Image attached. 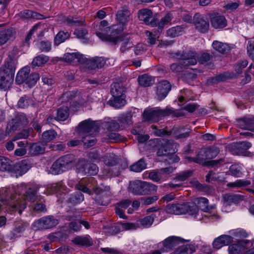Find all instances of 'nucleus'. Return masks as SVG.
I'll return each instance as SVG.
<instances>
[{
	"label": "nucleus",
	"instance_id": "28",
	"mask_svg": "<svg viewBox=\"0 0 254 254\" xmlns=\"http://www.w3.org/2000/svg\"><path fill=\"white\" fill-rule=\"evenodd\" d=\"M30 72V68L29 66H25L20 70L16 76V82L17 84H20L27 79Z\"/></svg>",
	"mask_w": 254,
	"mask_h": 254
},
{
	"label": "nucleus",
	"instance_id": "32",
	"mask_svg": "<svg viewBox=\"0 0 254 254\" xmlns=\"http://www.w3.org/2000/svg\"><path fill=\"white\" fill-rule=\"evenodd\" d=\"M132 115L128 113L126 114L122 115L118 117L117 121L120 123L121 128H126L132 124Z\"/></svg>",
	"mask_w": 254,
	"mask_h": 254
},
{
	"label": "nucleus",
	"instance_id": "54",
	"mask_svg": "<svg viewBox=\"0 0 254 254\" xmlns=\"http://www.w3.org/2000/svg\"><path fill=\"white\" fill-rule=\"evenodd\" d=\"M207 159L215 158L219 153L220 150L217 147H211L204 148Z\"/></svg>",
	"mask_w": 254,
	"mask_h": 254
},
{
	"label": "nucleus",
	"instance_id": "57",
	"mask_svg": "<svg viewBox=\"0 0 254 254\" xmlns=\"http://www.w3.org/2000/svg\"><path fill=\"white\" fill-rule=\"evenodd\" d=\"M195 251L194 246L188 245L179 248L176 252V254H191Z\"/></svg>",
	"mask_w": 254,
	"mask_h": 254
},
{
	"label": "nucleus",
	"instance_id": "30",
	"mask_svg": "<svg viewBox=\"0 0 254 254\" xmlns=\"http://www.w3.org/2000/svg\"><path fill=\"white\" fill-rule=\"evenodd\" d=\"M204 148L201 149L197 153L195 157H189V159L190 161L194 162L196 163L201 164L203 166H205L207 158H206V154Z\"/></svg>",
	"mask_w": 254,
	"mask_h": 254
},
{
	"label": "nucleus",
	"instance_id": "16",
	"mask_svg": "<svg viewBox=\"0 0 254 254\" xmlns=\"http://www.w3.org/2000/svg\"><path fill=\"white\" fill-rule=\"evenodd\" d=\"M251 146L252 144L250 142L242 141L233 143L231 145L230 148L233 154L241 155Z\"/></svg>",
	"mask_w": 254,
	"mask_h": 254
},
{
	"label": "nucleus",
	"instance_id": "42",
	"mask_svg": "<svg viewBox=\"0 0 254 254\" xmlns=\"http://www.w3.org/2000/svg\"><path fill=\"white\" fill-rule=\"evenodd\" d=\"M195 201L197 202L198 207H199L202 211L207 212L212 209V207L210 208L209 207L208 200L205 197H201L197 198Z\"/></svg>",
	"mask_w": 254,
	"mask_h": 254
},
{
	"label": "nucleus",
	"instance_id": "60",
	"mask_svg": "<svg viewBox=\"0 0 254 254\" xmlns=\"http://www.w3.org/2000/svg\"><path fill=\"white\" fill-rule=\"evenodd\" d=\"M175 168L172 166L166 168H162L159 169L160 174L163 176V181L166 180L175 170Z\"/></svg>",
	"mask_w": 254,
	"mask_h": 254
},
{
	"label": "nucleus",
	"instance_id": "18",
	"mask_svg": "<svg viewBox=\"0 0 254 254\" xmlns=\"http://www.w3.org/2000/svg\"><path fill=\"white\" fill-rule=\"evenodd\" d=\"M144 181L135 180L130 182L128 191L134 195H142Z\"/></svg>",
	"mask_w": 254,
	"mask_h": 254
},
{
	"label": "nucleus",
	"instance_id": "19",
	"mask_svg": "<svg viewBox=\"0 0 254 254\" xmlns=\"http://www.w3.org/2000/svg\"><path fill=\"white\" fill-rule=\"evenodd\" d=\"M233 240V238L229 235H222L216 238L213 242V248L219 249L222 247L229 245Z\"/></svg>",
	"mask_w": 254,
	"mask_h": 254
},
{
	"label": "nucleus",
	"instance_id": "53",
	"mask_svg": "<svg viewBox=\"0 0 254 254\" xmlns=\"http://www.w3.org/2000/svg\"><path fill=\"white\" fill-rule=\"evenodd\" d=\"M250 185L251 182L250 181L238 180L234 182L228 183L227 186L230 188H241L247 187Z\"/></svg>",
	"mask_w": 254,
	"mask_h": 254
},
{
	"label": "nucleus",
	"instance_id": "62",
	"mask_svg": "<svg viewBox=\"0 0 254 254\" xmlns=\"http://www.w3.org/2000/svg\"><path fill=\"white\" fill-rule=\"evenodd\" d=\"M62 185L61 183H54L50 185L47 187V190L48 193L51 194L57 192L59 191H61V189L62 188Z\"/></svg>",
	"mask_w": 254,
	"mask_h": 254
},
{
	"label": "nucleus",
	"instance_id": "48",
	"mask_svg": "<svg viewBox=\"0 0 254 254\" xmlns=\"http://www.w3.org/2000/svg\"><path fill=\"white\" fill-rule=\"evenodd\" d=\"M57 132L54 130H49L44 131L42 134V140L44 142H48L56 138Z\"/></svg>",
	"mask_w": 254,
	"mask_h": 254
},
{
	"label": "nucleus",
	"instance_id": "61",
	"mask_svg": "<svg viewBox=\"0 0 254 254\" xmlns=\"http://www.w3.org/2000/svg\"><path fill=\"white\" fill-rule=\"evenodd\" d=\"M30 102V99L28 96H24L20 98L18 101L17 106L20 108H26L29 106Z\"/></svg>",
	"mask_w": 254,
	"mask_h": 254
},
{
	"label": "nucleus",
	"instance_id": "29",
	"mask_svg": "<svg viewBox=\"0 0 254 254\" xmlns=\"http://www.w3.org/2000/svg\"><path fill=\"white\" fill-rule=\"evenodd\" d=\"M212 26L215 28H223L227 25L226 20L224 16L216 15L211 18Z\"/></svg>",
	"mask_w": 254,
	"mask_h": 254
},
{
	"label": "nucleus",
	"instance_id": "35",
	"mask_svg": "<svg viewBox=\"0 0 254 254\" xmlns=\"http://www.w3.org/2000/svg\"><path fill=\"white\" fill-rule=\"evenodd\" d=\"M139 84L143 87H148L154 83V79L151 76L144 74L138 77Z\"/></svg>",
	"mask_w": 254,
	"mask_h": 254
},
{
	"label": "nucleus",
	"instance_id": "55",
	"mask_svg": "<svg viewBox=\"0 0 254 254\" xmlns=\"http://www.w3.org/2000/svg\"><path fill=\"white\" fill-rule=\"evenodd\" d=\"M84 200V196L80 191H76L72 194L68 199L70 202L74 204L80 203Z\"/></svg>",
	"mask_w": 254,
	"mask_h": 254
},
{
	"label": "nucleus",
	"instance_id": "11",
	"mask_svg": "<svg viewBox=\"0 0 254 254\" xmlns=\"http://www.w3.org/2000/svg\"><path fill=\"white\" fill-rule=\"evenodd\" d=\"M138 17L140 20L143 21L147 25L152 26L156 25L157 20L152 17V12L148 9L139 10L138 12Z\"/></svg>",
	"mask_w": 254,
	"mask_h": 254
},
{
	"label": "nucleus",
	"instance_id": "9",
	"mask_svg": "<svg viewBox=\"0 0 254 254\" xmlns=\"http://www.w3.org/2000/svg\"><path fill=\"white\" fill-rule=\"evenodd\" d=\"M193 25L196 30L200 33L206 32L209 28L207 18L199 13H196L193 17Z\"/></svg>",
	"mask_w": 254,
	"mask_h": 254
},
{
	"label": "nucleus",
	"instance_id": "33",
	"mask_svg": "<svg viewBox=\"0 0 254 254\" xmlns=\"http://www.w3.org/2000/svg\"><path fill=\"white\" fill-rule=\"evenodd\" d=\"M243 199V196L240 194L228 193L224 196V201L228 204L238 203Z\"/></svg>",
	"mask_w": 254,
	"mask_h": 254
},
{
	"label": "nucleus",
	"instance_id": "38",
	"mask_svg": "<svg viewBox=\"0 0 254 254\" xmlns=\"http://www.w3.org/2000/svg\"><path fill=\"white\" fill-rule=\"evenodd\" d=\"M103 161L107 166H113L118 163V158L115 154L108 153L103 157Z\"/></svg>",
	"mask_w": 254,
	"mask_h": 254
},
{
	"label": "nucleus",
	"instance_id": "10",
	"mask_svg": "<svg viewBox=\"0 0 254 254\" xmlns=\"http://www.w3.org/2000/svg\"><path fill=\"white\" fill-rule=\"evenodd\" d=\"M28 122L27 119L24 115H18L8 122L6 130L9 133L18 127L27 125Z\"/></svg>",
	"mask_w": 254,
	"mask_h": 254
},
{
	"label": "nucleus",
	"instance_id": "7",
	"mask_svg": "<svg viewBox=\"0 0 254 254\" xmlns=\"http://www.w3.org/2000/svg\"><path fill=\"white\" fill-rule=\"evenodd\" d=\"M59 223V220L53 216L43 217L34 222L33 228L35 230H46L56 227Z\"/></svg>",
	"mask_w": 254,
	"mask_h": 254
},
{
	"label": "nucleus",
	"instance_id": "52",
	"mask_svg": "<svg viewBox=\"0 0 254 254\" xmlns=\"http://www.w3.org/2000/svg\"><path fill=\"white\" fill-rule=\"evenodd\" d=\"M66 238V235L62 231H58L50 234L49 239L52 242H59Z\"/></svg>",
	"mask_w": 254,
	"mask_h": 254
},
{
	"label": "nucleus",
	"instance_id": "14",
	"mask_svg": "<svg viewBox=\"0 0 254 254\" xmlns=\"http://www.w3.org/2000/svg\"><path fill=\"white\" fill-rule=\"evenodd\" d=\"M64 62L69 64H75L77 63L84 64L86 61V58L83 55L78 53H65L63 56Z\"/></svg>",
	"mask_w": 254,
	"mask_h": 254
},
{
	"label": "nucleus",
	"instance_id": "41",
	"mask_svg": "<svg viewBox=\"0 0 254 254\" xmlns=\"http://www.w3.org/2000/svg\"><path fill=\"white\" fill-rule=\"evenodd\" d=\"M11 161L7 158L0 156V171H9L11 170Z\"/></svg>",
	"mask_w": 254,
	"mask_h": 254
},
{
	"label": "nucleus",
	"instance_id": "56",
	"mask_svg": "<svg viewBox=\"0 0 254 254\" xmlns=\"http://www.w3.org/2000/svg\"><path fill=\"white\" fill-rule=\"evenodd\" d=\"M37 47L41 52H49L52 49V43L49 41H41L37 45Z\"/></svg>",
	"mask_w": 254,
	"mask_h": 254
},
{
	"label": "nucleus",
	"instance_id": "6",
	"mask_svg": "<svg viewBox=\"0 0 254 254\" xmlns=\"http://www.w3.org/2000/svg\"><path fill=\"white\" fill-rule=\"evenodd\" d=\"M18 52L17 48H13L9 53L7 58L5 60L4 64L0 68V73L14 77L16 68V59L14 56Z\"/></svg>",
	"mask_w": 254,
	"mask_h": 254
},
{
	"label": "nucleus",
	"instance_id": "27",
	"mask_svg": "<svg viewBox=\"0 0 254 254\" xmlns=\"http://www.w3.org/2000/svg\"><path fill=\"white\" fill-rule=\"evenodd\" d=\"M45 152V147L44 145L39 142L30 144L29 153L31 155L37 156L44 154Z\"/></svg>",
	"mask_w": 254,
	"mask_h": 254
},
{
	"label": "nucleus",
	"instance_id": "64",
	"mask_svg": "<svg viewBox=\"0 0 254 254\" xmlns=\"http://www.w3.org/2000/svg\"><path fill=\"white\" fill-rule=\"evenodd\" d=\"M229 171L232 175L235 177H240L242 175L241 168L238 165L234 164L231 165L230 167Z\"/></svg>",
	"mask_w": 254,
	"mask_h": 254
},
{
	"label": "nucleus",
	"instance_id": "21",
	"mask_svg": "<svg viewBox=\"0 0 254 254\" xmlns=\"http://www.w3.org/2000/svg\"><path fill=\"white\" fill-rule=\"evenodd\" d=\"M237 126L243 129L254 131V120L253 118H243L237 121Z\"/></svg>",
	"mask_w": 254,
	"mask_h": 254
},
{
	"label": "nucleus",
	"instance_id": "8",
	"mask_svg": "<svg viewBox=\"0 0 254 254\" xmlns=\"http://www.w3.org/2000/svg\"><path fill=\"white\" fill-rule=\"evenodd\" d=\"M158 148L157 151L158 156L174 154L176 150V145L166 139H158Z\"/></svg>",
	"mask_w": 254,
	"mask_h": 254
},
{
	"label": "nucleus",
	"instance_id": "39",
	"mask_svg": "<svg viewBox=\"0 0 254 254\" xmlns=\"http://www.w3.org/2000/svg\"><path fill=\"white\" fill-rule=\"evenodd\" d=\"M72 162V160L71 158V155H66L62 156L57 159L56 161V165L57 164L58 165H60L61 166H63V167H64L66 170L69 167L70 165Z\"/></svg>",
	"mask_w": 254,
	"mask_h": 254
},
{
	"label": "nucleus",
	"instance_id": "22",
	"mask_svg": "<svg viewBox=\"0 0 254 254\" xmlns=\"http://www.w3.org/2000/svg\"><path fill=\"white\" fill-rule=\"evenodd\" d=\"M181 242H182V240L180 238L174 236L169 237L163 242L164 248L161 249V251H168Z\"/></svg>",
	"mask_w": 254,
	"mask_h": 254
},
{
	"label": "nucleus",
	"instance_id": "25",
	"mask_svg": "<svg viewBox=\"0 0 254 254\" xmlns=\"http://www.w3.org/2000/svg\"><path fill=\"white\" fill-rule=\"evenodd\" d=\"M130 12L127 7H123L118 11L116 14L117 20L122 24H125L129 20Z\"/></svg>",
	"mask_w": 254,
	"mask_h": 254
},
{
	"label": "nucleus",
	"instance_id": "59",
	"mask_svg": "<svg viewBox=\"0 0 254 254\" xmlns=\"http://www.w3.org/2000/svg\"><path fill=\"white\" fill-rule=\"evenodd\" d=\"M39 78L40 75L39 73L37 72L32 73L29 75L25 82L29 86H33L37 83Z\"/></svg>",
	"mask_w": 254,
	"mask_h": 254
},
{
	"label": "nucleus",
	"instance_id": "4",
	"mask_svg": "<svg viewBox=\"0 0 254 254\" xmlns=\"http://www.w3.org/2000/svg\"><path fill=\"white\" fill-rule=\"evenodd\" d=\"M197 210V208L196 205L189 202L169 204L166 207L167 213L175 215L184 214L187 213L192 215L196 213Z\"/></svg>",
	"mask_w": 254,
	"mask_h": 254
},
{
	"label": "nucleus",
	"instance_id": "46",
	"mask_svg": "<svg viewBox=\"0 0 254 254\" xmlns=\"http://www.w3.org/2000/svg\"><path fill=\"white\" fill-rule=\"evenodd\" d=\"M49 60V57L44 55H40L33 59L32 62V65L33 66H40L46 64Z\"/></svg>",
	"mask_w": 254,
	"mask_h": 254
},
{
	"label": "nucleus",
	"instance_id": "12",
	"mask_svg": "<svg viewBox=\"0 0 254 254\" xmlns=\"http://www.w3.org/2000/svg\"><path fill=\"white\" fill-rule=\"evenodd\" d=\"M171 89V85L168 81L163 80L160 82L157 86V99L158 100H161L165 98Z\"/></svg>",
	"mask_w": 254,
	"mask_h": 254
},
{
	"label": "nucleus",
	"instance_id": "34",
	"mask_svg": "<svg viewBox=\"0 0 254 254\" xmlns=\"http://www.w3.org/2000/svg\"><path fill=\"white\" fill-rule=\"evenodd\" d=\"M31 165L27 160H23L15 166L17 175L22 176L30 168Z\"/></svg>",
	"mask_w": 254,
	"mask_h": 254
},
{
	"label": "nucleus",
	"instance_id": "36",
	"mask_svg": "<svg viewBox=\"0 0 254 254\" xmlns=\"http://www.w3.org/2000/svg\"><path fill=\"white\" fill-rule=\"evenodd\" d=\"M212 46L214 50L222 54H226L230 49L228 44L218 41H214L212 43Z\"/></svg>",
	"mask_w": 254,
	"mask_h": 254
},
{
	"label": "nucleus",
	"instance_id": "24",
	"mask_svg": "<svg viewBox=\"0 0 254 254\" xmlns=\"http://www.w3.org/2000/svg\"><path fill=\"white\" fill-rule=\"evenodd\" d=\"M95 191L96 194L94 200L97 204L100 205H107L110 203V198L106 191L101 190L99 193H97V190Z\"/></svg>",
	"mask_w": 254,
	"mask_h": 254
},
{
	"label": "nucleus",
	"instance_id": "63",
	"mask_svg": "<svg viewBox=\"0 0 254 254\" xmlns=\"http://www.w3.org/2000/svg\"><path fill=\"white\" fill-rule=\"evenodd\" d=\"M66 169L63 167V166H61L57 164L56 165V161H55L53 164L50 171L53 175H58L62 173Z\"/></svg>",
	"mask_w": 254,
	"mask_h": 254
},
{
	"label": "nucleus",
	"instance_id": "50",
	"mask_svg": "<svg viewBox=\"0 0 254 254\" xmlns=\"http://www.w3.org/2000/svg\"><path fill=\"white\" fill-rule=\"evenodd\" d=\"M146 167V165L143 159H140L136 163L130 166L131 171L135 172H140Z\"/></svg>",
	"mask_w": 254,
	"mask_h": 254
},
{
	"label": "nucleus",
	"instance_id": "40",
	"mask_svg": "<svg viewBox=\"0 0 254 254\" xmlns=\"http://www.w3.org/2000/svg\"><path fill=\"white\" fill-rule=\"evenodd\" d=\"M70 36V34L68 32L60 31L55 37L54 43L58 46L62 43L64 42L66 39H68Z\"/></svg>",
	"mask_w": 254,
	"mask_h": 254
},
{
	"label": "nucleus",
	"instance_id": "49",
	"mask_svg": "<svg viewBox=\"0 0 254 254\" xmlns=\"http://www.w3.org/2000/svg\"><path fill=\"white\" fill-rule=\"evenodd\" d=\"M21 14L22 16L25 18H33L38 19H42L44 18L43 15L30 10H24L21 13Z\"/></svg>",
	"mask_w": 254,
	"mask_h": 254
},
{
	"label": "nucleus",
	"instance_id": "15",
	"mask_svg": "<svg viewBox=\"0 0 254 254\" xmlns=\"http://www.w3.org/2000/svg\"><path fill=\"white\" fill-rule=\"evenodd\" d=\"M94 123L90 121L86 120L81 122L78 126V131L81 134H88L95 133Z\"/></svg>",
	"mask_w": 254,
	"mask_h": 254
},
{
	"label": "nucleus",
	"instance_id": "45",
	"mask_svg": "<svg viewBox=\"0 0 254 254\" xmlns=\"http://www.w3.org/2000/svg\"><path fill=\"white\" fill-rule=\"evenodd\" d=\"M184 27L182 25L177 26L169 29L167 31L168 36L175 37L182 35L183 33Z\"/></svg>",
	"mask_w": 254,
	"mask_h": 254
},
{
	"label": "nucleus",
	"instance_id": "31",
	"mask_svg": "<svg viewBox=\"0 0 254 254\" xmlns=\"http://www.w3.org/2000/svg\"><path fill=\"white\" fill-rule=\"evenodd\" d=\"M13 79L14 77L0 73V89L6 90L9 88Z\"/></svg>",
	"mask_w": 254,
	"mask_h": 254
},
{
	"label": "nucleus",
	"instance_id": "58",
	"mask_svg": "<svg viewBox=\"0 0 254 254\" xmlns=\"http://www.w3.org/2000/svg\"><path fill=\"white\" fill-rule=\"evenodd\" d=\"M148 178L154 182L163 181V176L160 174V170H153L148 173Z\"/></svg>",
	"mask_w": 254,
	"mask_h": 254
},
{
	"label": "nucleus",
	"instance_id": "43",
	"mask_svg": "<svg viewBox=\"0 0 254 254\" xmlns=\"http://www.w3.org/2000/svg\"><path fill=\"white\" fill-rule=\"evenodd\" d=\"M95 133H91L82 137V141L87 147H91L96 143L97 139L93 136Z\"/></svg>",
	"mask_w": 254,
	"mask_h": 254
},
{
	"label": "nucleus",
	"instance_id": "44",
	"mask_svg": "<svg viewBox=\"0 0 254 254\" xmlns=\"http://www.w3.org/2000/svg\"><path fill=\"white\" fill-rule=\"evenodd\" d=\"M142 195L151 194L156 192L157 186L151 183L144 181Z\"/></svg>",
	"mask_w": 254,
	"mask_h": 254
},
{
	"label": "nucleus",
	"instance_id": "51",
	"mask_svg": "<svg viewBox=\"0 0 254 254\" xmlns=\"http://www.w3.org/2000/svg\"><path fill=\"white\" fill-rule=\"evenodd\" d=\"M192 175V171L191 170L185 171L176 175L174 179L175 182H184Z\"/></svg>",
	"mask_w": 254,
	"mask_h": 254
},
{
	"label": "nucleus",
	"instance_id": "1",
	"mask_svg": "<svg viewBox=\"0 0 254 254\" xmlns=\"http://www.w3.org/2000/svg\"><path fill=\"white\" fill-rule=\"evenodd\" d=\"M27 189V186L25 184L6 188L1 191L2 194L0 196V201L3 202V204L8 205L13 209H17L20 214L26 206V201L32 202L39 199L37 195V190L36 188H28L26 193L22 196V200L20 199L19 194L17 198L18 193H22Z\"/></svg>",
	"mask_w": 254,
	"mask_h": 254
},
{
	"label": "nucleus",
	"instance_id": "2",
	"mask_svg": "<svg viewBox=\"0 0 254 254\" xmlns=\"http://www.w3.org/2000/svg\"><path fill=\"white\" fill-rule=\"evenodd\" d=\"M177 58L180 60V64L175 63L170 66L172 71L175 72H180L183 68H189L197 63L196 53L195 52L190 51L182 54L177 53Z\"/></svg>",
	"mask_w": 254,
	"mask_h": 254
},
{
	"label": "nucleus",
	"instance_id": "3",
	"mask_svg": "<svg viewBox=\"0 0 254 254\" xmlns=\"http://www.w3.org/2000/svg\"><path fill=\"white\" fill-rule=\"evenodd\" d=\"M96 34L102 40L108 41L115 45H120V51L122 53L127 52L131 49L133 46L129 37L127 36L113 37L111 35H106L100 32H96Z\"/></svg>",
	"mask_w": 254,
	"mask_h": 254
},
{
	"label": "nucleus",
	"instance_id": "5",
	"mask_svg": "<svg viewBox=\"0 0 254 254\" xmlns=\"http://www.w3.org/2000/svg\"><path fill=\"white\" fill-rule=\"evenodd\" d=\"M125 92L126 88L122 83H114L111 85V93L114 98L111 102L113 106L119 108L125 105Z\"/></svg>",
	"mask_w": 254,
	"mask_h": 254
},
{
	"label": "nucleus",
	"instance_id": "20",
	"mask_svg": "<svg viewBox=\"0 0 254 254\" xmlns=\"http://www.w3.org/2000/svg\"><path fill=\"white\" fill-rule=\"evenodd\" d=\"M160 110L144 111L143 118L144 121L156 122L161 119Z\"/></svg>",
	"mask_w": 254,
	"mask_h": 254
},
{
	"label": "nucleus",
	"instance_id": "17",
	"mask_svg": "<svg viewBox=\"0 0 254 254\" xmlns=\"http://www.w3.org/2000/svg\"><path fill=\"white\" fill-rule=\"evenodd\" d=\"M106 62L103 57H96L91 59H87L84 63L86 66L91 69L102 68L105 65Z\"/></svg>",
	"mask_w": 254,
	"mask_h": 254
},
{
	"label": "nucleus",
	"instance_id": "23",
	"mask_svg": "<svg viewBox=\"0 0 254 254\" xmlns=\"http://www.w3.org/2000/svg\"><path fill=\"white\" fill-rule=\"evenodd\" d=\"M72 242L76 245L89 247L93 245V241L89 235L78 236L75 237Z\"/></svg>",
	"mask_w": 254,
	"mask_h": 254
},
{
	"label": "nucleus",
	"instance_id": "37",
	"mask_svg": "<svg viewBox=\"0 0 254 254\" xmlns=\"http://www.w3.org/2000/svg\"><path fill=\"white\" fill-rule=\"evenodd\" d=\"M155 217V215L154 214H151L149 216H146L143 218L139 219L137 221V224L138 225V227L139 226H142L143 228H148L150 227L154 221Z\"/></svg>",
	"mask_w": 254,
	"mask_h": 254
},
{
	"label": "nucleus",
	"instance_id": "47",
	"mask_svg": "<svg viewBox=\"0 0 254 254\" xmlns=\"http://www.w3.org/2000/svg\"><path fill=\"white\" fill-rule=\"evenodd\" d=\"M68 116V109L66 107H62L58 110L57 116L55 119L57 121H65Z\"/></svg>",
	"mask_w": 254,
	"mask_h": 254
},
{
	"label": "nucleus",
	"instance_id": "13",
	"mask_svg": "<svg viewBox=\"0 0 254 254\" xmlns=\"http://www.w3.org/2000/svg\"><path fill=\"white\" fill-rule=\"evenodd\" d=\"M78 171L88 175H96L98 171L97 165L90 162H80L78 165Z\"/></svg>",
	"mask_w": 254,
	"mask_h": 254
},
{
	"label": "nucleus",
	"instance_id": "26",
	"mask_svg": "<svg viewBox=\"0 0 254 254\" xmlns=\"http://www.w3.org/2000/svg\"><path fill=\"white\" fill-rule=\"evenodd\" d=\"M15 34L12 28L5 29L0 31V46L3 45L10 40Z\"/></svg>",
	"mask_w": 254,
	"mask_h": 254
}]
</instances>
